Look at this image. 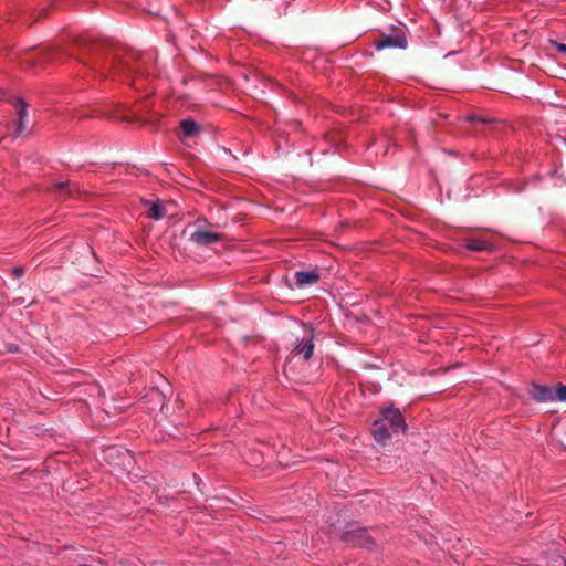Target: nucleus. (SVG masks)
Returning a JSON list of instances; mask_svg holds the SVG:
<instances>
[{
  "instance_id": "obj_1",
  "label": "nucleus",
  "mask_w": 566,
  "mask_h": 566,
  "mask_svg": "<svg viewBox=\"0 0 566 566\" xmlns=\"http://www.w3.org/2000/svg\"><path fill=\"white\" fill-rule=\"evenodd\" d=\"M147 54L135 50L105 46L98 50L92 61L84 64L103 78H129L132 74L148 75Z\"/></svg>"
},
{
  "instance_id": "obj_2",
  "label": "nucleus",
  "mask_w": 566,
  "mask_h": 566,
  "mask_svg": "<svg viewBox=\"0 0 566 566\" xmlns=\"http://www.w3.org/2000/svg\"><path fill=\"white\" fill-rule=\"evenodd\" d=\"M406 428L400 410L388 407L382 410V417L373 423L371 433L378 443L385 444L391 433L403 432Z\"/></svg>"
},
{
  "instance_id": "obj_3",
  "label": "nucleus",
  "mask_w": 566,
  "mask_h": 566,
  "mask_svg": "<svg viewBox=\"0 0 566 566\" xmlns=\"http://www.w3.org/2000/svg\"><path fill=\"white\" fill-rule=\"evenodd\" d=\"M342 539L352 546H363L367 549L376 547V541L368 530L354 524L348 525L347 530L343 532Z\"/></svg>"
},
{
  "instance_id": "obj_4",
  "label": "nucleus",
  "mask_w": 566,
  "mask_h": 566,
  "mask_svg": "<svg viewBox=\"0 0 566 566\" xmlns=\"http://www.w3.org/2000/svg\"><path fill=\"white\" fill-rule=\"evenodd\" d=\"M374 45L377 51L385 49L406 50L408 46V40L405 31L397 28L390 34L381 33L379 38L374 41Z\"/></svg>"
},
{
  "instance_id": "obj_5",
  "label": "nucleus",
  "mask_w": 566,
  "mask_h": 566,
  "mask_svg": "<svg viewBox=\"0 0 566 566\" xmlns=\"http://www.w3.org/2000/svg\"><path fill=\"white\" fill-rule=\"evenodd\" d=\"M221 240L219 232L212 231L200 221L195 224L193 231L189 235V241L199 247H207L217 243Z\"/></svg>"
},
{
  "instance_id": "obj_6",
  "label": "nucleus",
  "mask_w": 566,
  "mask_h": 566,
  "mask_svg": "<svg viewBox=\"0 0 566 566\" xmlns=\"http://www.w3.org/2000/svg\"><path fill=\"white\" fill-rule=\"evenodd\" d=\"M314 350V334L311 333L308 337H303L302 339H297L292 355L297 356L302 355L305 361H308L313 356Z\"/></svg>"
},
{
  "instance_id": "obj_7",
  "label": "nucleus",
  "mask_w": 566,
  "mask_h": 566,
  "mask_svg": "<svg viewBox=\"0 0 566 566\" xmlns=\"http://www.w3.org/2000/svg\"><path fill=\"white\" fill-rule=\"evenodd\" d=\"M531 396L537 402L555 400L554 390L548 386L534 385L531 389Z\"/></svg>"
},
{
  "instance_id": "obj_8",
  "label": "nucleus",
  "mask_w": 566,
  "mask_h": 566,
  "mask_svg": "<svg viewBox=\"0 0 566 566\" xmlns=\"http://www.w3.org/2000/svg\"><path fill=\"white\" fill-rule=\"evenodd\" d=\"M46 191H56L61 199H67L73 197L74 192H78V188L75 184L69 181H61L53 185V188H46Z\"/></svg>"
},
{
  "instance_id": "obj_9",
  "label": "nucleus",
  "mask_w": 566,
  "mask_h": 566,
  "mask_svg": "<svg viewBox=\"0 0 566 566\" xmlns=\"http://www.w3.org/2000/svg\"><path fill=\"white\" fill-rule=\"evenodd\" d=\"M11 104L17 108L19 123L17 127L15 136L20 135L25 129V118H27V104L20 97H14L11 101Z\"/></svg>"
},
{
  "instance_id": "obj_10",
  "label": "nucleus",
  "mask_w": 566,
  "mask_h": 566,
  "mask_svg": "<svg viewBox=\"0 0 566 566\" xmlns=\"http://www.w3.org/2000/svg\"><path fill=\"white\" fill-rule=\"evenodd\" d=\"M296 287H304L315 284L319 280V275L314 272L297 271L295 272Z\"/></svg>"
},
{
  "instance_id": "obj_11",
  "label": "nucleus",
  "mask_w": 566,
  "mask_h": 566,
  "mask_svg": "<svg viewBox=\"0 0 566 566\" xmlns=\"http://www.w3.org/2000/svg\"><path fill=\"white\" fill-rule=\"evenodd\" d=\"M464 247L472 251H493L494 247L491 242L481 238H468L464 240Z\"/></svg>"
},
{
  "instance_id": "obj_12",
  "label": "nucleus",
  "mask_w": 566,
  "mask_h": 566,
  "mask_svg": "<svg viewBox=\"0 0 566 566\" xmlns=\"http://www.w3.org/2000/svg\"><path fill=\"white\" fill-rule=\"evenodd\" d=\"M182 137L192 138L201 133V127L191 118H186L180 122Z\"/></svg>"
},
{
  "instance_id": "obj_13",
  "label": "nucleus",
  "mask_w": 566,
  "mask_h": 566,
  "mask_svg": "<svg viewBox=\"0 0 566 566\" xmlns=\"http://www.w3.org/2000/svg\"><path fill=\"white\" fill-rule=\"evenodd\" d=\"M167 214V209L164 203L159 201H155L150 203L149 210L147 212V217L154 220H160Z\"/></svg>"
},
{
  "instance_id": "obj_14",
  "label": "nucleus",
  "mask_w": 566,
  "mask_h": 566,
  "mask_svg": "<svg viewBox=\"0 0 566 566\" xmlns=\"http://www.w3.org/2000/svg\"><path fill=\"white\" fill-rule=\"evenodd\" d=\"M555 399L566 401V386L559 385L554 391Z\"/></svg>"
},
{
  "instance_id": "obj_15",
  "label": "nucleus",
  "mask_w": 566,
  "mask_h": 566,
  "mask_svg": "<svg viewBox=\"0 0 566 566\" xmlns=\"http://www.w3.org/2000/svg\"><path fill=\"white\" fill-rule=\"evenodd\" d=\"M53 6L51 3L45 4L43 8H41L40 11H38V20L40 18H48L50 12L52 11Z\"/></svg>"
},
{
  "instance_id": "obj_16",
  "label": "nucleus",
  "mask_w": 566,
  "mask_h": 566,
  "mask_svg": "<svg viewBox=\"0 0 566 566\" xmlns=\"http://www.w3.org/2000/svg\"><path fill=\"white\" fill-rule=\"evenodd\" d=\"M549 43L556 48V50L562 53V54H565L566 55V44L564 43H559L555 40H551Z\"/></svg>"
},
{
  "instance_id": "obj_17",
  "label": "nucleus",
  "mask_w": 566,
  "mask_h": 566,
  "mask_svg": "<svg viewBox=\"0 0 566 566\" xmlns=\"http://www.w3.org/2000/svg\"><path fill=\"white\" fill-rule=\"evenodd\" d=\"M467 119L470 120V122H480V123H488V124L494 122L491 118L479 117V116H469V117H467Z\"/></svg>"
},
{
  "instance_id": "obj_18",
  "label": "nucleus",
  "mask_w": 566,
  "mask_h": 566,
  "mask_svg": "<svg viewBox=\"0 0 566 566\" xmlns=\"http://www.w3.org/2000/svg\"><path fill=\"white\" fill-rule=\"evenodd\" d=\"M12 272H13V274H14V276H15V277H20V276H22V275H23V273H24V269H23V268H14V269L12 270Z\"/></svg>"
},
{
  "instance_id": "obj_19",
  "label": "nucleus",
  "mask_w": 566,
  "mask_h": 566,
  "mask_svg": "<svg viewBox=\"0 0 566 566\" xmlns=\"http://www.w3.org/2000/svg\"><path fill=\"white\" fill-rule=\"evenodd\" d=\"M115 452H117L116 449H109L108 450V457H112Z\"/></svg>"
},
{
  "instance_id": "obj_20",
  "label": "nucleus",
  "mask_w": 566,
  "mask_h": 566,
  "mask_svg": "<svg viewBox=\"0 0 566 566\" xmlns=\"http://www.w3.org/2000/svg\"><path fill=\"white\" fill-rule=\"evenodd\" d=\"M80 566H91V565H87V564H83V565H80Z\"/></svg>"
}]
</instances>
